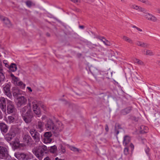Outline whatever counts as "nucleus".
I'll return each instance as SVG.
<instances>
[{"mask_svg":"<svg viewBox=\"0 0 160 160\" xmlns=\"http://www.w3.org/2000/svg\"><path fill=\"white\" fill-rule=\"evenodd\" d=\"M12 142L13 145L15 148H17L19 147V142L18 138H16L14 141Z\"/></svg>","mask_w":160,"mask_h":160,"instance_id":"29","label":"nucleus"},{"mask_svg":"<svg viewBox=\"0 0 160 160\" xmlns=\"http://www.w3.org/2000/svg\"><path fill=\"white\" fill-rule=\"evenodd\" d=\"M17 100L18 105L20 106L25 104L27 101L26 98L23 96L19 97Z\"/></svg>","mask_w":160,"mask_h":160,"instance_id":"16","label":"nucleus"},{"mask_svg":"<svg viewBox=\"0 0 160 160\" xmlns=\"http://www.w3.org/2000/svg\"><path fill=\"white\" fill-rule=\"evenodd\" d=\"M12 77V82L15 84L19 86L22 89H24L25 88V84L23 83L21 81H20L18 78L15 77L12 74H11Z\"/></svg>","mask_w":160,"mask_h":160,"instance_id":"4","label":"nucleus"},{"mask_svg":"<svg viewBox=\"0 0 160 160\" xmlns=\"http://www.w3.org/2000/svg\"><path fill=\"white\" fill-rule=\"evenodd\" d=\"M4 79V76L2 72H0V83L3 81Z\"/></svg>","mask_w":160,"mask_h":160,"instance_id":"37","label":"nucleus"},{"mask_svg":"<svg viewBox=\"0 0 160 160\" xmlns=\"http://www.w3.org/2000/svg\"><path fill=\"white\" fill-rule=\"evenodd\" d=\"M122 39L128 42L130 44H132L133 43V42L132 40L126 36H123L122 37Z\"/></svg>","mask_w":160,"mask_h":160,"instance_id":"30","label":"nucleus"},{"mask_svg":"<svg viewBox=\"0 0 160 160\" xmlns=\"http://www.w3.org/2000/svg\"><path fill=\"white\" fill-rule=\"evenodd\" d=\"M27 90L28 91L29 93H31L32 92V90L31 88L29 87H27Z\"/></svg>","mask_w":160,"mask_h":160,"instance_id":"41","label":"nucleus"},{"mask_svg":"<svg viewBox=\"0 0 160 160\" xmlns=\"http://www.w3.org/2000/svg\"><path fill=\"white\" fill-rule=\"evenodd\" d=\"M141 129L142 130V132L146 133L148 130V128L147 127L142 126L141 127Z\"/></svg>","mask_w":160,"mask_h":160,"instance_id":"33","label":"nucleus"},{"mask_svg":"<svg viewBox=\"0 0 160 160\" xmlns=\"http://www.w3.org/2000/svg\"><path fill=\"white\" fill-rule=\"evenodd\" d=\"M43 124L42 122H38V124L37 125V128L38 131L39 132H42L43 130Z\"/></svg>","mask_w":160,"mask_h":160,"instance_id":"26","label":"nucleus"},{"mask_svg":"<svg viewBox=\"0 0 160 160\" xmlns=\"http://www.w3.org/2000/svg\"><path fill=\"white\" fill-rule=\"evenodd\" d=\"M89 70L94 76L96 75L99 72L98 70L93 67H90L89 68Z\"/></svg>","mask_w":160,"mask_h":160,"instance_id":"24","label":"nucleus"},{"mask_svg":"<svg viewBox=\"0 0 160 160\" xmlns=\"http://www.w3.org/2000/svg\"><path fill=\"white\" fill-rule=\"evenodd\" d=\"M146 54L147 55L152 56L154 55V53L151 50H147L146 51Z\"/></svg>","mask_w":160,"mask_h":160,"instance_id":"38","label":"nucleus"},{"mask_svg":"<svg viewBox=\"0 0 160 160\" xmlns=\"http://www.w3.org/2000/svg\"><path fill=\"white\" fill-rule=\"evenodd\" d=\"M105 130L107 132H108L109 130V128L107 125L105 126Z\"/></svg>","mask_w":160,"mask_h":160,"instance_id":"46","label":"nucleus"},{"mask_svg":"<svg viewBox=\"0 0 160 160\" xmlns=\"http://www.w3.org/2000/svg\"><path fill=\"white\" fill-rule=\"evenodd\" d=\"M31 112H32L31 106L29 103L27 106H26L22 108L21 111L22 116H23L24 115H25L27 113H29Z\"/></svg>","mask_w":160,"mask_h":160,"instance_id":"9","label":"nucleus"},{"mask_svg":"<svg viewBox=\"0 0 160 160\" xmlns=\"http://www.w3.org/2000/svg\"><path fill=\"white\" fill-rule=\"evenodd\" d=\"M0 19L8 27H10L11 26L10 22L7 18L4 17L0 15Z\"/></svg>","mask_w":160,"mask_h":160,"instance_id":"20","label":"nucleus"},{"mask_svg":"<svg viewBox=\"0 0 160 160\" xmlns=\"http://www.w3.org/2000/svg\"><path fill=\"white\" fill-rule=\"evenodd\" d=\"M22 91L18 88L17 87H14L12 88V92L14 97H16L18 95L22 94Z\"/></svg>","mask_w":160,"mask_h":160,"instance_id":"21","label":"nucleus"},{"mask_svg":"<svg viewBox=\"0 0 160 160\" xmlns=\"http://www.w3.org/2000/svg\"><path fill=\"white\" fill-rule=\"evenodd\" d=\"M62 152L63 153H64L65 152V149H63L62 150Z\"/></svg>","mask_w":160,"mask_h":160,"instance_id":"54","label":"nucleus"},{"mask_svg":"<svg viewBox=\"0 0 160 160\" xmlns=\"http://www.w3.org/2000/svg\"><path fill=\"white\" fill-rule=\"evenodd\" d=\"M134 62V63H137L138 64L142 65L143 64V62H142V61H141L140 60L135 58L133 60Z\"/></svg>","mask_w":160,"mask_h":160,"instance_id":"35","label":"nucleus"},{"mask_svg":"<svg viewBox=\"0 0 160 160\" xmlns=\"http://www.w3.org/2000/svg\"><path fill=\"white\" fill-rule=\"evenodd\" d=\"M37 160L36 159V160Z\"/></svg>","mask_w":160,"mask_h":160,"instance_id":"59","label":"nucleus"},{"mask_svg":"<svg viewBox=\"0 0 160 160\" xmlns=\"http://www.w3.org/2000/svg\"><path fill=\"white\" fill-rule=\"evenodd\" d=\"M52 136V133L51 132H45L43 139V142L46 144L50 143L52 140L51 138Z\"/></svg>","mask_w":160,"mask_h":160,"instance_id":"6","label":"nucleus"},{"mask_svg":"<svg viewBox=\"0 0 160 160\" xmlns=\"http://www.w3.org/2000/svg\"><path fill=\"white\" fill-rule=\"evenodd\" d=\"M130 7L131 8L135 9L139 12H142L143 13H144L145 11H146L144 8L135 4L131 5Z\"/></svg>","mask_w":160,"mask_h":160,"instance_id":"17","label":"nucleus"},{"mask_svg":"<svg viewBox=\"0 0 160 160\" xmlns=\"http://www.w3.org/2000/svg\"><path fill=\"white\" fill-rule=\"evenodd\" d=\"M44 160H50L49 157H46V158H45Z\"/></svg>","mask_w":160,"mask_h":160,"instance_id":"50","label":"nucleus"},{"mask_svg":"<svg viewBox=\"0 0 160 160\" xmlns=\"http://www.w3.org/2000/svg\"><path fill=\"white\" fill-rule=\"evenodd\" d=\"M15 156L19 160H27V156L23 153L18 152L15 154Z\"/></svg>","mask_w":160,"mask_h":160,"instance_id":"15","label":"nucleus"},{"mask_svg":"<svg viewBox=\"0 0 160 160\" xmlns=\"http://www.w3.org/2000/svg\"><path fill=\"white\" fill-rule=\"evenodd\" d=\"M25 3L28 7H30L35 5L34 4L30 1H27L25 2Z\"/></svg>","mask_w":160,"mask_h":160,"instance_id":"34","label":"nucleus"},{"mask_svg":"<svg viewBox=\"0 0 160 160\" xmlns=\"http://www.w3.org/2000/svg\"><path fill=\"white\" fill-rule=\"evenodd\" d=\"M136 29L139 31H140V32L142 31V30L141 29H140L137 27V28H136Z\"/></svg>","mask_w":160,"mask_h":160,"instance_id":"49","label":"nucleus"},{"mask_svg":"<svg viewBox=\"0 0 160 160\" xmlns=\"http://www.w3.org/2000/svg\"><path fill=\"white\" fill-rule=\"evenodd\" d=\"M144 13V14L143 15V16L147 20L154 22H156L157 21V18L152 14L149 13H146L145 11V13Z\"/></svg>","mask_w":160,"mask_h":160,"instance_id":"11","label":"nucleus"},{"mask_svg":"<svg viewBox=\"0 0 160 160\" xmlns=\"http://www.w3.org/2000/svg\"><path fill=\"white\" fill-rule=\"evenodd\" d=\"M124 152L125 155H127L128 153V148H124Z\"/></svg>","mask_w":160,"mask_h":160,"instance_id":"40","label":"nucleus"},{"mask_svg":"<svg viewBox=\"0 0 160 160\" xmlns=\"http://www.w3.org/2000/svg\"><path fill=\"white\" fill-rule=\"evenodd\" d=\"M22 141L25 144L28 145L31 144L32 139L29 135L25 134L22 136Z\"/></svg>","mask_w":160,"mask_h":160,"instance_id":"12","label":"nucleus"},{"mask_svg":"<svg viewBox=\"0 0 160 160\" xmlns=\"http://www.w3.org/2000/svg\"><path fill=\"white\" fill-rule=\"evenodd\" d=\"M30 133L36 142H38L40 140V134L35 129H32L30 130Z\"/></svg>","mask_w":160,"mask_h":160,"instance_id":"8","label":"nucleus"},{"mask_svg":"<svg viewBox=\"0 0 160 160\" xmlns=\"http://www.w3.org/2000/svg\"><path fill=\"white\" fill-rule=\"evenodd\" d=\"M69 148L71 150L75 152H79V150L78 149L73 146H70Z\"/></svg>","mask_w":160,"mask_h":160,"instance_id":"36","label":"nucleus"},{"mask_svg":"<svg viewBox=\"0 0 160 160\" xmlns=\"http://www.w3.org/2000/svg\"><path fill=\"white\" fill-rule=\"evenodd\" d=\"M158 64L160 66V61L158 62Z\"/></svg>","mask_w":160,"mask_h":160,"instance_id":"55","label":"nucleus"},{"mask_svg":"<svg viewBox=\"0 0 160 160\" xmlns=\"http://www.w3.org/2000/svg\"><path fill=\"white\" fill-rule=\"evenodd\" d=\"M8 68L12 72H15L17 70V67L16 64L12 63L9 65Z\"/></svg>","mask_w":160,"mask_h":160,"instance_id":"27","label":"nucleus"},{"mask_svg":"<svg viewBox=\"0 0 160 160\" xmlns=\"http://www.w3.org/2000/svg\"><path fill=\"white\" fill-rule=\"evenodd\" d=\"M47 150V147L42 145L35 148L32 150L33 153L39 159H40L44 155V153H46Z\"/></svg>","mask_w":160,"mask_h":160,"instance_id":"2","label":"nucleus"},{"mask_svg":"<svg viewBox=\"0 0 160 160\" xmlns=\"http://www.w3.org/2000/svg\"><path fill=\"white\" fill-rule=\"evenodd\" d=\"M0 108L3 112H6V101L5 98L2 97L0 98Z\"/></svg>","mask_w":160,"mask_h":160,"instance_id":"13","label":"nucleus"},{"mask_svg":"<svg viewBox=\"0 0 160 160\" xmlns=\"http://www.w3.org/2000/svg\"><path fill=\"white\" fill-rule=\"evenodd\" d=\"M158 56H160V53H159V54H158Z\"/></svg>","mask_w":160,"mask_h":160,"instance_id":"57","label":"nucleus"},{"mask_svg":"<svg viewBox=\"0 0 160 160\" xmlns=\"http://www.w3.org/2000/svg\"><path fill=\"white\" fill-rule=\"evenodd\" d=\"M57 150V147L55 145H54L53 146H51L50 147V148L49 149V151L50 152L53 153H54Z\"/></svg>","mask_w":160,"mask_h":160,"instance_id":"32","label":"nucleus"},{"mask_svg":"<svg viewBox=\"0 0 160 160\" xmlns=\"http://www.w3.org/2000/svg\"><path fill=\"white\" fill-rule=\"evenodd\" d=\"M145 151L146 152V153L148 154V153L149 152V148H147L145 149Z\"/></svg>","mask_w":160,"mask_h":160,"instance_id":"43","label":"nucleus"},{"mask_svg":"<svg viewBox=\"0 0 160 160\" xmlns=\"http://www.w3.org/2000/svg\"><path fill=\"white\" fill-rule=\"evenodd\" d=\"M15 132L12 130H10L9 133L6 135V138L8 141H11L15 136Z\"/></svg>","mask_w":160,"mask_h":160,"instance_id":"19","label":"nucleus"},{"mask_svg":"<svg viewBox=\"0 0 160 160\" xmlns=\"http://www.w3.org/2000/svg\"><path fill=\"white\" fill-rule=\"evenodd\" d=\"M45 117H46V116H43L42 117V118L43 119V118H45Z\"/></svg>","mask_w":160,"mask_h":160,"instance_id":"56","label":"nucleus"},{"mask_svg":"<svg viewBox=\"0 0 160 160\" xmlns=\"http://www.w3.org/2000/svg\"><path fill=\"white\" fill-rule=\"evenodd\" d=\"M132 28H137L136 26L133 25H132Z\"/></svg>","mask_w":160,"mask_h":160,"instance_id":"53","label":"nucleus"},{"mask_svg":"<svg viewBox=\"0 0 160 160\" xmlns=\"http://www.w3.org/2000/svg\"><path fill=\"white\" fill-rule=\"evenodd\" d=\"M131 109L130 107L121 110V114L123 115H125L129 113L131 111Z\"/></svg>","mask_w":160,"mask_h":160,"instance_id":"28","label":"nucleus"},{"mask_svg":"<svg viewBox=\"0 0 160 160\" xmlns=\"http://www.w3.org/2000/svg\"><path fill=\"white\" fill-rule=\"evenodd\" d=\"M8 147L0 146V158H5L8 154Z\"/></svg>","mask_w":160,"mask_h":160,"instance_id":"5","label":"nucleus"},{"mask_svg":"<svg viewBox=\"0 0 160 160\" xmlns=\"http://www.w3.org/2000/svg\"><path fill=\"white\" fill-rule=\"evenodd\" d=\"M2 66L1 63H0V72H2Z\"/></svg>","mask_w":160,"mask_h":160,"instance_id":"45","label":"nucleus"},{"mask_svg":"<svg viewBox=\"0 0 160 160\" xmlns=\"http://www.w3.org/2000/svg\"><path fill=\"white\" fill-rule=\"evenodd\" d=\"M156 10L157 12L160 14V8H157Z\"/></svg>","mask_w":160,"mask_h":160,"instance_id":"47","label":"nucleus"},{"mask_svg":"<svg viewBox=\"0 0 160 160\" xmlns=\"http://www.w3.org/2000/svg\"><path fill=\"white\" fill-rule=\"evenodd\" d=\"M130 146L131 148V149L132 150H133V149H134V146L133 145L132 143H131Z\"/></svg>","mask_w":160,"mask_h":160,"instance_id":"44","label":"nucleus"},{"mask_svg":"<svg viewBox=\"0 0 160 160\" xmlns=\"http://www.w3.org/2000/svg\"><path fill=\"white\" fill-rule=\"evenodd\" d=\"M55 160H64L63 159H61L59 158L58 157H57L55 159Z\"/></svg>","mask_w":160,"mask_h":160,"instance_id":"52","label":"nucleus"},{"mask_svg":"<svg viewBox=\"0 0 160 160\" xmlns=\"http://www.w3.org/2000/svg\"><path fill=\"white\" fill-rule=\"evenodd\" d=\"M22 119L26 123H30L32 120L33 115L32 112L29 113L25 115L22 116Z\"/></svg>","mask_w":160,"mask_h":160,"instance_id":"10","label":"nucleus"},{"mask_svg":"<svg viewBox=\"0 0 160 160\" xmlns=\"http://www.w3.org/2000/svg\"><path fill=\"white\" fill-rule=\"evenodd\" d=\"M32 108L34 113L39 117L41 115L40 108L39 106L38 102V101L34 100L32 102Z\"/></svg>","mask_w":160,"mask_h":160,"instance_id":"3","label":"nucleus"},{"mask_svg":"<svg viewBox=\"0 0 160 160\" xmlns=\"http://www.w3.org/2000/svg\"><path fill=\"white\" fill-rule=\"evenodd\" d=\"M72 2L76 3L78 2H80V0H70Z\"/></svg>","mask_w":160,"mask_h":160,"instance_id":"42","label":"nucleus"},{"mask_svg":"<svg viewBox=\"0 0 160 160\" xmlns=\"http://www.w3.org/2000/svg\"><path fill=\"white\" fill-rule=\"evenodd\" d=\"M17 119V115H15V117L12 116H10L8 117V119L7 121L8 122H9L10 123L14 122V121L16 122Z\"/></svg>","mask_w":160,"mask_h":160,"instance_id":"23","label":"nucleus"},{"mask_svg":"<svg viewBox=\"0 0 160 160\" xmlns=\"http://www.w3.org/2000/svg\"><path fill=\"white\" fill-rule=\"evenodd\" d=\"M3 118L2 114L0 110V119H2Z\"/></svg>","mask_w":160,"mask_h":160,"instance_id":"48","label":"nucleus"},{"mask_svg":"<svg viewBox=\"0 0 160 160\" xmlns=\"http://www.w3.org/2000/svg\"><path fill=\"white\" fill-rule=\"evenodd\" d=\"M136 44L139 46L143 47H147L148 45V44L140 41H137Z\"/></svg>","mask_w":160,"mask_h":160,"instance_id":"31","label":"nucleus"},{"mask_svg":"<svg viewBox=\"0 0 160 160\" xmlns=\"http://www.w3.org/2000/svg\"><path fill=\"white\" fill-rule=\"evenodd\" d=\"M130 141V138L129 136H125L123 138V144L124 146H127L129 142Z\"/></svg>","mask_w":160,"mask_h":160,"instance_id":"25","label":"nucleus"},{"mask_svg":"<svg viewBox=\"0 0 160 160\" xmlns=\"http://www.w3.org/2000/svg\"><path fill=\"white\" fill-rule=\"evenodd\" d=\"M79 28L82 29H83L84 28V26H80Z\"/></svg>","mask_w":160,"mask_h":160,"instance_id":"51","label":"nucleus"},{"mask_svg":"<svg viewBox=\"0 0 160 160\" xmlns=\"http://www.w3.org/2000/svg\"><path fill=\"white\" fill-rule=\"evenodd\" d=\"M3 89L6 95L10 98H12V95L10 91V86L9 84L6 85L3 88Z\"/></svg>","mask_w":160,"mask_h":160,"instance_id":"14","label":"nucleus"},{"mask_svg":"<svg viewBox=\"0 0 160 160\" xmlns=\"http://www.w3.org/2000/svg\"><path fill=\"white\" fill-rule=\"evenodd\" d=\"M98 38L102 41L106 45L110 46L112 45V43L103 37L98 36Z\"/></svg>","mask_w":160,"mask_h":160,"instance_id":"22","label":"nucleus"},{"mask_svg":"<svg viewBox=\"0 0 160 160\" xmlns=\"http://www.w3.org/2000/svg\"><path fill=\"white\" fill-rule=\"evenodd\" d=\"M0 128L1 132L3 134H5L7 132L8 130V127L4 123L0 122Z\"/></svg>","mask_w":160,"mask_h":160,"instance_id":"18","label":"nucleus"},{"mask_svg":"<svg viewBox=\"0 0 160 160\" xmlns=\"http://www.w3.org/2000/svg\"><path fill=\"white\" fill-rule=\"evenodd\" d=\"M7 112L8 114H10L15 112V109L14 107L12 102L9 100L7 101Z\"/></svg>","mask_w":160,"mask_h":160,"instance_id":"7","label":"nucleus"},{"mask_svg":"<svg viewBox=\"0 0 160 160\" xmlns=\"http://www.w3.org/2000/svg\"><path fill=\"white\" fill-rule=\"evenodd\" d=\"M11 160H16L15 159H12Z\"/></svg>","mask_w":160,"mask_h":160,"instance_id":"58","label":"nucleus"},{"mask_svg":"<svg viewBox=\"0 0 160 160\" xmlns=\"http://www.w3.org/2000/svg\"><path fill=\"white\" fill-rule=\"evenodd\" d=\"M3 63L6 67L8 68L9 66L8 62L6 60H4L3 61Z\"/></svg>","mask_w":160,"mask_h":160,"instance_id":"39","label":"nucleus"},{"mask_svg":"<svg viewBox=\"0 0 160 160\" xmlns=\"http://www.w3.org/2000/svg\"><path fill=\"white\" fill-rule=\"evenodd\" d=\"M58 123L59 125L58 127L56 126L52 120L49 119L45 124L46 128L48 130H51L54 133H56L61 130L60 128L62 125L60 122H58Z\"/></svg>","mask_w":160,"mask_h":160,"instance_id":"1","label":"nucleus"}]
</instances>
